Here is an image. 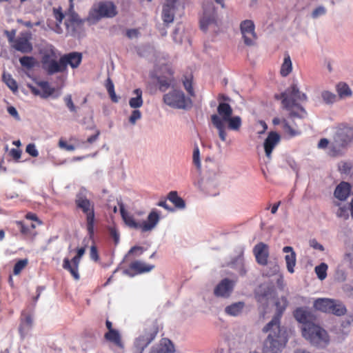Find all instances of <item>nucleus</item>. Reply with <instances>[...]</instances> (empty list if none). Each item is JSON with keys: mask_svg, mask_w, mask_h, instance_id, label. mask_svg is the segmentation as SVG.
<instances>
[{"mask_svg": "<svg viewBox=\"0 0 353 353\" xmlns=\"http://www.w3.org/2000/svg\"><path fill=\"white\" fill-rule=\"evenodd\" d=\"M275 97L277 99L282 100L283 108L289 112L290 119H304L306 117L307 114L306 110L298 102L307 101V97L299 90L296 84H292L284 92L279 96L276 95Z\"/></svg>", "mask_w": 353, "mask_h": 353, "instance_id": "1", "label": "nucleus"}, {"mask_svg": "<svg viewBox=\"0 0 353 353\" xmlns=\"http://www.w3.org/2000/svg\"><path fill=\"white\" fill-rule=\"evenodd\" d=\"M119 207L121 215L125 223L130 228L134 229H140L143 232L151 231L155 228L159 221V214L155 210H152L149 213L147 221H144L142 223H139L135 221L132 216L128 214L122 203L120 204Z\"/></svg>", "mask_w": 353, "mask_h": 353, "instance_id": "2", "label": "nucleus"}, {"mask_svg": "<svg viewBox=\"0 0 353 353\" xmlns=\"http://www.w3.org/2000/svg\"><path fill=\"white\" fill-rule=\"evenodd\" d=\"M288 305V301L285 296H281L275 303L276 312L272 319L263 328V332L272 334L280 339H285L281 330V319Z\"/></svg>", "mask_w": 353, "mask_h": 353, "instance_id": "3", "label": "nucleus"}, {"mask_svg": "<svg viewBox=\"0 0 353 353\" xmlns=\"http://www.w3.org/2000/svg\"><path fill=\"white\" fill-rule=\"evenodd\" d=\"M302 334L312 345L316 347H323L329 342V336L327 332L313 323H306L303 326Z\"/></svg>", "mask_w": 353, "mask_h": 353, "instance_id": "4", "label": "nucleus"}, {"mask_svg": "<svg viewBox=\"0 0 353 353\" xmlns=\"http://www.w3.org/2000/svg\"><path fill=\"white\" fill-rule=\"evenodd\" d=\"M352 141H353V125L345 123H339L336 127V131L334 136V142L336 145H333L331 150L332 156H337L340 154L339 150L336 148H346Z\"/></svg>", "mask_w": 353, "mask_h": 353, "instance_id": "5", "label": "nucleus"}, {"mask_svg": "<svg viewBox=\"0 0 353 353\" xmlns=\"http://www.w3.org/2000/svg\"><path fill=\"white\" fill-rule=\"evenodd\" d=\"M77 207L85 215L86 228L90 239L94 237L95 213L94 203L85 196L77 195L75 199Z\"/></svg>", "mask_w": 353, "mask_h": 353, "instance_id": "6", "label": "nucleus"}, {"mask_svg": "<svg viewBox=\"0 0 353 353\" xmlns=\"http://www.w3.org/2000/svg\"><path fill=\"white\" fill-rule=\"evenodd\" d=\"M117 6L112 1H101L97 7H93L89 12L87 21L95 23L102 18H112L117 14Z\"/></svg>", "mask_w": 353, "mask_h": 353, "instance_id": "7", "label": "nucleus"}, {"mask_svg": "<svg viewBox=\"0 0 353 353\" xmlns=\"http://www.w3.org/2000/svg\"><path fill=\"white\" fill-rule=\"evenodd\" d=\"M217 112L221 118L216 114L211 116V121L214 126L218 130L219 136L222 141L226 140L227 133L224 121L230 119L232 114V108L227 103H220L217 107Z\"/></svg>", "mask_w": 353, "mask_h": 353, "instance_id": "8", "label": "nucleus"}, {"mask_svg": "<svg viewBox=\"0 0 353 353\" xmlns=\"http://www.w3.org/2000/svg\"><path fill=\"white\" fill-rule=\"evenodd\" d=\"M41 55V63L42 68L48 75H52L59 70L57 61V50L52 45H47L40 50Z\"/></svg>", "mask_w": 353, "mask_h": 353, "instance_id": "9", "label": "nucleus"}, {"mask_svg": "<svg viewBox=\"0 0 353 353\" xmlns=\"http://www.w3.org/2000/svg\"><path fill=\"white\" fill-rule=\"evenodd\" d=\"M314 307L322 312L342 316L345 314L346 308L340 301L327 299L319 298L314 302Z\"/></svg>", "mask_w": 353, "mask_h": 353, "instance_id": "10", "label": "nucleus"}, {"mask_svg": "<svg viewBox=\"0 0 353 353\" xmlns=\"http://www.w3.org/2000/svg\"><path fill=\"white\" fill-rule=\"evenodd\" d=\"M163 102L175 109H187L192 106V100L186 97L181 90L173 89L163 95Z\"/></svg>", "mask_w": 353, "mask_h": 353, "instance_id": "11", "label": "nucleus"}, {"mask_svg": "<svg viewBox=\"0 0 353 353\" xmlns=\"http://www.w3.org/2000/svg\"><path fill=\"white\" fill-rule=\"evenodd\" d=\"M82 61V54L77 52H72L65 54L61 56L58 61L59 70L57 73L64 72L67 70L68 65L72 68H77L79 66Z\"/></svg>", "mask_w": 353, "mask_h": 353, "instance_id": "12", "label": "nucleus"}, {"mask_svg": "<svg viewBox=\"0 0 353 353\" xmlns=\"http://www.w3.org/2000/svg\"><path fill=\"white\" fill-rule=\"evenodd\" d=\"M240 29L245 44L248 46L255 45L257 35L254 22L252 20H245L241 23Z\"/></svg>", "mask_w": 353, "mask_h": 353, "instance_id": "13", "label": "nucleus"}, {"mask_svg": "<svg viewBox=\"0 0 353 353\" xmlns=\"http://www.w3.org/2000/svg\"><path fill=\"white\" fill-rule=\"evenodd\" d=\"M37 84L40 88V90L32 85H28V88L34 95L39 96L42 99H47L50 97L57 98L59 96V94H54L56 89L52 87L48 81H37Z\"/></svg>", "mask_w": 353, "mask_h": 353, "instance_id": "14", "label": "nucleus"}, {"mask_svg": "<svg viewBox=\"0 0 353 353\" xmlns=\"http://www.w3.org/2000/svg\"><path fill=\"white\" fill-rule=\"evenodd\" d=\"M158 327L150 325L145 328L143 334L140 335L134 341L135 347L145 349L156 337Z\"/></svg>", "mask_w": 353, "mask_h": 353, "instance_id": "15", "label": "nucleus"}, {"mask_svg": "<svg viewBox=\"0 0 353 353\" xmlns=\"http://www.w3.org/2000/svg\"><path fill=\"white\" fill-rule=\"evenodd\" d=\"M158 327L150 325L145 328L143 334L140 335L134 341L135 347L145 349L156 337Z\"/></svg>", "mask_w": 353, "mask_h": 353, "instance_id": "16", "label": "nucleus"}, {"mask_svg": "<svg viewBox=\"0 0 353 353\" xmlns=\"http://www.w3.org/2000/svg\"><path fill=\"white\" fill-rule=\"evenodd\" d=\"M30 36L28 33H21L16 38L12 48L22 53H30L32 50V45L30 41Z\"/></svg>", "mask_w": 353, "mask_h": 353, "instance_id": "17", "label": "nucleus"}, {"mask_svg": "<svg viewBox=\"0 0 353 353\" xmlns=\"http://www.w3.org/2000/svg\"><path fill=\"white\" fill-rule=\"evenodd\" d=\"M235 282L229 279H224L216 286L214 294L216 296L228 298L234 288Z\"/></svg>", "mask_w": 353, "mask_h": 353, "instance_id": "18", "label": "nucleus"}, {"mask_svg": "<svg viewBox=\"0 0 353 353\" xmlns=\"http://www.w3.org/2000/svg\"><path fill=\"white\" fill-rule=\"evenodd\" d=\"M81 259V257H78V256L75 255L71 260L68 258H65L63 261V268L68 270L76 281L80 279L79 266Z\"/></svg>", "mask_w": 353, "mask_h": 353, "instance_id": "19", "label": "nucleus"}, {"mask_svg": "<svg viewBox=\"0 0 353 353\" xmlns=\"http://www.w3.org/2000/svg\"><path fill=\"white\" fill-rule=\"evenodd\" d=\"M211 26H216L215 17V10L213 7L210 8L209 11L203 7V14L200 20V27L203 31H206Z\"/></svg>", "mask_w": 353, "mask_h": 353, "instance_id": "20", "label": "nucleus"}, {"mask_svg": "<svg viewBox=\"0 0 353 353\" xmlns=\"http://www.w3.org/2000/svg\"><path fill=\"white\" fill-rule=\"evenodd\" d=\"M177 1L166 0V3L163 6L161 17L164 23L169 24L173 22Z\"/></svg>", "mask_w": 353, "mask_h": 353, "instance_id": "21", "label": "nucleus"}, {"mask_svg": "<svg viewBox=\"0 0 353 353\" xmlns=\"http://www.w3.org/2000/svg\"><path fill=\"white\" fill-rule=\"evenodd\" d=\"M253 252L256 258V262L261 265H265L268 263L269 257L268 246L264 243H259L253 249Z\"/></svg>", "mask_w": 353, "mask_h": 353, "instance_id": "22", "label": "nucleus"}, {"mask_svg": "<svg viewBox=\"0 0 353 353\" xmlns=\"http://www.w3.org/2000/svg\"><path fill=\"white\" fill-rule=\"evenodd\" d=\"M352 186L350 183L341 181L336 185L334 191V196L341 201H345L350 196Z\"/></svg>", "mask_w": 353, "mask_h": 353, "instance_id": "23", "label": "nucleus"}, {"mask_svg": "<svg viewBox=\"0 0 353 353\" xmlns=\"http://www.w3.org/2000/svg\"><path fill=\"white\" fill-rule=\"evenodd\" d=\"M32 323L33 320L32 316L30 314L22 312L19 326V332L22 339H23L31 330Z\"/></svg>", "mask_w": 353, "mask_h": 353, "instance_id": "24", "label": "nucleus"}, {"mask_svg": "<svg viewBox=\"0 0 353 353\" xmlns=\"http://www.w3.org/2000/svg\"><path fill=\"white\" fill-rule=\"evenodd\" d=\"M281 140L280 135L276 132H270L264 141V149L267 157L270 158L272 150Z\"/></svg>", "mask_w": 353, "mask_h": 353, "instance_id": "25", "label": "nucleus"}, {"mask_svg": "<svg viewBox=\"0 0 353 353\" xmlns=\"http://www.w3.org/2000/svg\"><path fill=\"white\" fill-rule=\"evenodd\" d=\"M283 252L285 253H289L285 255V260L287 265V269L290 273L294 272V268L296 265V254L293 251V249L290 246H285L283 248Z\"/></svg>", "mask_w": 353, "mask_h": 353, "instance_id": "26", "label": "nucleus"}, {"mask_svg": "<svg viewBox=\"0 0 353 353\" xmlns=\"http://www.w3.org/2000/svg\"><path fill=\"white\" fill-rule=\"evenodd\" d=\"M274 291V287L267 285H261L256 292V299L258 302L268 301Z\"/></svg>", "mask_w": 353, "mask_h": 353, "instance_id": "27", "label": "nucleus"}, {"mask_svg": "<svg viewBox=\"0 0 353 353\" xmlns=\"http://www.w3.org/2000/svg\"><path fill=\"white\" fill-rule=\"evenodd\" d=\"M104 338L108 341L112 343H114L116 346L123 348V344L121 340V336L119 332L117 330H110V332H107Z\"/></svg>", "mask_w": 353, "mask_h": 353, "instance_id": "28", "label": "nucleus"}, {"mask_svg": "<svg viewBox=\"0 0 353 353\" xmlns=\"http://www.w3.org/2000/svg\"><path fill=\"white\" fill-rule=\"evenodd\" d=\"M129 268L136 274L148 272L154 268V265H147L139 261H135L130 264Z\"/></svg>", "mask_w": 353, "mask_h": 353, "instance_id": "29", "label": "nucleus"}, {"mask_svg": "<svg viewBox=\"0 0 353 353\" xmlns=\"http://www.w3.org/2000/svg\"><path fill=\"white\" fill-rule=\"evenodd\" d=\"M157 83L159 90L163 92H165L174 83L172 72L170 73L169 77H158Z\"/></svg>", "mask_w": 353, "mask_h": 353, "instance_id": "30", "label": "nucleus"}, {"mask_svg": "<svg viewBox=\"0 0 353 353\" xmlns=\"http://www.w3.org/2000/svg\"><path fill=\"white\" fill-rule=\"evenodd\" d=\"M245 307V303L243 301L232 303L225 308V312L227 314L230 316L239 315Z\"/></svg>", "mask_w": 353, "mask_h": 353, "instance_id": "31", "label": "nucleus"}, {"mask_svg": "<svg viewBox=\"0 0 353 353\" xmlns=\"http://www.w3.org/2000/svg\"><path fill=\"white\" fill-rule=\"evenodd\" d=\"M161 353H174V346L172 342L166 338L162 339L160 341V343L157 347Z\"/></svg>", "mask_w": 353, "mask_h": 353, "instance_id": "32", "label": "nucleus"}, {"mask_svg": "<svg viewBox=\"0 0 353 353\" xmlns=\"http://www.w3.org/2000/svg\"><path fill=\"white\" fill-rule=\"evenodd\" d=\"M294 316L297 321L303 324V326L306 323H310L308 321L309 313L307 310L303 307H298L294 312Z\"/></svg>", "mask_w": 353, "mask_h": 353, "instance_id": "33", "label": "nucleus"}, {"mask_svg": "<svg viewBox=\"0 0 353 353\" xmlns=\"http://www.w3.org/2000/svg\"><path fill=\"white\" fill-rule=\"evenodd\" d=\"M168 199L176 208L183 209L185 206L184 200L181 197L179 196L176 191L170 192L168 195Z\"/></svg>", "mask_w": 353, "mask_h": 353, "instance_id": "34", "label": "nucleus"}, {"mask_svg": "<svg viewBox=\"0 0 353 353\" xmlns=\"http://www.w3.org/2000/svg\"><path fill=\"white\" fill-rule=\"evenodd\" d=\"M135 97H132L129 101V105L132 108H140L143 105L142 90L139 88L134 90Z\"/></svg>", "mask_w": 353, "mask_h": 353, "instance_id": "35", "label": "nucleus"}, {"mask_svg": "<svg viewBox=\"0 0 353 353\" xmlns=\"http://www.w3.org/2000/svg\"><path fill=\"white\" fill-rule=\"evenodd\" d=\"M292 70V63L289 54H285L281 67L280 73L282 77H287Z\"/></svg>", "mask_w": 353, "mask_h": 353, "instance_id": "36", "label": "nucleus"}, {"mask_svg": "<svg viewBox=\"0 0 353 353\" xmlns=\"http://www.w3.org/2000/svg\"><path fill=\"white\" fill-rule=\"evenodd\" d=\"M336 91L340 97H350L352 94L349 85L343 82H341L336 85Z\"/></svg>", "mask_w": 353, "mask_h": 353, "instance_id": "37", "label": "nucleus"}, {"mask_svg": "<svg viewBox=\"0 0 353 353\" xmlns=\"http://www.w3.org/2000/svg\"><path fill=\"white\" fill-rule=\"evenodd\" d=\"M228 123V128L232 130H239L241 125V119L239 116L230 117V119H225L224 122Z\"/></svg>", "mask_w": 353, "mask_h": 353, "instance_id": "38", "label": "nucleus"}, {"mask_svg": "<svg viewBox=\"0 0 353 353\" xmlns=\"http://www.w3.org/2000/svg\"><path fill=\"white\" fill-rule=\"evenodd\" d=\"M21 65L28 69L34 68L37 63V61L33 57L24 56L19 59Z\"/></svg>", "mask_w": 353, "mask_h": 353, "instance_id": "39", "label": "nucleus"}, {"mask_svg": "<svg viewBox=\"0 0 353 353\" xmlns=\"http://www.w3.org/2000/svg\"><path fill=\"white\" fill-rule=\"evenodd\" d=\"M105 88L110 95L111 100L114 103L118 102V97H117L116 93L114 92V85L110 78H108V79L106 80Z\"/></svg>", "mask_w": 353, "mask_h": 353, "instance_id": "40", "label": "nucleus"}, {"mask_svg": "<svg viewBox=\"0 0 353 353\" xmlns=\"http://www.w3.org/2000/svg\"><path fill=\"white\" fill-rule=\"evenodd\" d=\"M183 84L188 94L191 97H194L195 94L192 86V76L185 77L183 80Z\"/></svg>", "mask_w": 353, "mask_h": 353, "instance_id": "41", "label": "nucleus"}, {"mask_svg": "<svg viewBox=\"0 0 353 353\" xmlns=\"http://www.w3.org/2000/svg\"><path fill=\"white\" fill-rule=\"evenodd\" d=\"M327 268V265L325 263H322L315 268V272L320 280H323L326 278Z\"/></svg>", "mask_w": 353, "mask_h": 353, "instance_id": "42", "label": "nucleus"}, {"mask_svg": "<svg viewBox=\"0 0 353 353\" xmlns=\"http://www.w3.org/2000/svg\"><path fill=\"white\" fill-rule=\"evenodd\" d=\"M3 79L6 84L11 90L15 92L18 90L17 83L10 74H3Z\"/></svg>", "mask_w": 353, "mask_h": 353, "instance_id": "43", "label": "nucleus"}, {"mask_svg": "<svg viewBox=\"0 0 353 353\" xmlns=\"http://www.w3.org/2000/svg\"><path fill=\"white\" fill-rule=\"evenodd\" d=\"M28 259H21L18 261L13 268V274L14 275H18L21 273V272L28 265Z\"/></svg>", "mask_w": 353, "mask_h": 353, "instance_id": "44", "label": "nucleus"}, {"mask_svg": "<svg viewBox=\"0 0 353 353\" xmlns=\"http://www.w3.org/2000/svg\"><path fill=\"white\" fill-rule=\"evenodd\" d=\"M336 205L339 206V209L336 213V216L339 218L343 219L344 220H347L350 216V208H348L346 205H341L340 203H337Z\"/></svg>", "mask_w": 353, "mask_h": 353, "instance_id": "45", "label": "nucleus"}, {"mask_svg": "<svg viewBox=\"0 0 353 353\" xmlns=\"http://www.w3.org/2000/svg\"><path fill=\"white\" fill-rule=\"evenodd\" d=\"M321 97L323 101L327 104L333 103L336 99V95L335 94L327 90L321 92Z\"/></svg>", "mask_w": 353, "mask_h": 353, "instance_id": "46", "label": "nucleus"}, {"mask_svg": "<svg viewBox=\"0 0 353 353\" xmlns=\"http://www.w3.org/2000/svg\"><path fill=\"white\" fill-rule=\"evenodd\" d=\"M283 129L285 132L290 135V137H293L298 136L301 134V131L297 129L292 128L290 125L286 121V120H283Z\"/></svg>", "mask_w": 353, "mask_h": 353, "instance_id": "47", "label": "nucleus"}, {"mask_svg": "<svg viewBox=\"0 0 353 353\" xmlns=\"http://www.w3.org/2000/svg\"><path fill=\"white\" fill-rule=\"evenodd\" d=\"M352 165L348 162H341L339 164V171L341 174H348L351 172Z\"/></svg>", "mask_w": 353, "mask_h": 353, "instance_id": "48", "label": "nucleus"}, {"mask_svg": "<svg viewBox=\"0 0 353 353\" xmlns=\"http://www.w3.org/2000/svg\"><path fill=\"white\" fill-rule=\"evenodd\" d=\"M200 153L198 147H196L193 151V163L198 170L201 169Z\"/></svg>", "mask_w": 353, "mask_h": 353, "instance_id": "49", "label": "nucleus"}, {"mask_svg": "<svg viewBox=\"0 0 353 353\" xmlns=\"http://www.w3.org/2000/svg\"><path fill=\"white\" fill-rule=\"evenodd\" d=\"M18 228H19V230L20 231V232L25 235V236H28L30 234V228L29 227L26 226L23 221H17L16 222Z\"/></svg>", "mask_w": 353, "mask_h": 353, "instance_id": "50", "label": "nucleus"}, {"mask_svg": "<svg viewBox=\"0 0 353 353\" xmlns=\"http://www.w3.org/2000/svg\"><path fill=\"white\" fill-rule=\"evenodd\" d=\"M64 101L65 103L66 106L71 112H74L77 111L76 107L73 103L72 96L70 94H68L65 97Z\"/></svg>", "mask_w": 353, "mask_h": 353, "instance_id": "51", "label": "nucleus"}, {"mask_svg": "<svg viewBox=\"0 0 353 353\" xmlns=\"http://www.w3.org/2000/svg\"><path fill=\"white\" fill-rule=\"evenodd\" d=\"M26 151L32 157H37L39 155V152L37 150L35 145L30 143L26 146Z\"/></svg>", "mask_w": 353, "mask_h": 353, "instance_id": "52", "label": "nucleus"}, {"mask_svg": "<svg viewBox=\"0 0 353 353\" xmlns=\"http://www.w3.org/2000/svg\"><path fill=\"white\" fill-rule=\"evenodd\" d=\"M325 13L326 9L323 6H319L313 10L312 17L316 19L321 15H324Z\"/></svg>", "mask_w": 353, "mask_h": 353, "instance_id": "53", "label": "nucleus"}, {"mask_svg": "<svg viewBox=\"0 0 353 353\" xmlns=\"http://www.w3.org/2000/svg\"><path fill=\"white\" fill-rule=\"evenodd\" d=\"M54 17L58 23H61L64 18V14L62 12L61 8H53Z\"/></svg>", "mask_w": 353, "mask_h": 353, "instance_id": "54", "label": "nucleus"}, {"mask_svg": "<svg viewBox=\"0 0 353 353\" xmlns=\"http://www.w3.org/2000/svg\"><path fill=\"white\" fill-rule=\"evenodd\" d=\"M90 257L92 260L97 262L99 260V255L98 253V250L96 245H93L90 248Z\"/></svg>", "mask_w": 353, "mask_h": 353, "instance_id": "55", "label": "nucleus"}, {"mask_svg": "<svg viewBox=\"0 0 353 353\" xmlns=\"http://www.w3.org/2000/svg\"><path fill=\"white\" fill-rule=\"evenodd\" d=\"M141 117V113L139 110H134L132 111V114L129 118V121L132 124H134L137 120Z\"/></svg>", "mask_w": 353, "mask_h": 353, "instance_id": "56", "label": "nucleus"}, {"mask_svg": "<svg viewBox=\"0 0 353 353\" xmlns=\"http://www.w3.org/2000/svg\"><path fill=\"white\" fill-rule=\"evenodd\" d=\"M4 34L7 37L9 43H12V45L14 44V41L16 39V38H15L16 30H12L10 31L6 30L4 32Z\"/></svg>", "mask_w": 353, "mask_h": 353, "instance_id": "57", "label": "nucleus"}, {"mask_svg": "<svg viewBox=\"0 0 353 353\" xmlns=\"http://www.w3.org/2000/svg\"><path fill=\"white\" fill-rule=\"evenodd\" d=\"M310 245L314 249L319 250L320 251L324 250L323 246L321 244H320L319 243H318V241L314 239L310 241Z\"/></svg>", "mask_w": 353, "mask_h": 353, "instance_id": "58", "label": "nucleus"}, {"mask_svg": "<svg viewBox=\"0 0 353 353\" xmlns=\"http://www.w3.org/2000/svg\"><path fill=\"white\" fill-rule=\"evenodd\" d=\"M59 145L61 148H63L68 151H72L75 149V148L73 145H68L66 142H65L63 141H60L59 142Z\"/></svg>", "mask_w": 353, "mask_h": 353, "instance_id": "59", "label": "nucleus"}, {"mask_svg": "<svg viewBox=\"0 0 353 353\" xmlns=\"http://www.w3.org/2000/svg\"><path fill=\"white\" fill-rule=\"evenodd\" d=\"M110 234L113 238L114 243L117 244L119 240V234L117 232V230L114 228H111L110 230Z\"/></svg>", "mask_w": 353, "mask_h": 353, "instance_id": "60", "label": "nucleus"}, {"mask_svg": "<svg viewBox=\"0 0 353 353\" xmlns=\"http://www.w3.org/2000/svg\"><path fill=\"white\" fill-rule=\"evenodd\" d=\"M139 31L137 29H129L126 31V36L130 39L137 37Z\"/></svg>", "mask_w": 353, "mask_h": 353, "instance_id": "61", "label": "nucleus"}, {"mask_svg": "<svg viewBox=\"0 0 353 353\" xmlns=\"http://www.w3.org/2000/svg\"><path fill=\"white\" fill-rule=\"evenodd\" d=\"M10 154L13 159L19 160L21 158V152L18 149L13 148L11 150Z\"/></svg>", "mask_w": 353, "mask_h": 353, "instance_id": "62", "label": "nucleus"}, {"mask_svg": "<svg viewBox=\"0 0 353 353\" xmlns=\"http://www.w3.org/2000/svg\"><path fill=\"white\" fill-rule=\"evenodd\" d=\"M8 112L14 118L19 119V114L16 108L13 106H9L7 109Z\"/></svg>", "mask_w": 353, "mask_h": 353, "instance_id": "63", "label": "nucleus"}, {"mask_svg": "<svg viewBox=\"0 0 353 353\" xmlns=\"http://www.w3.org/2000/svg\"><path fill=\"white\" fill-rule=\"evenodd\" d=\"M26 218L29 220L37 221L39 224H41V221L39 220L37 216L34 214L29 212L26 215Z\"/></svg>", "mask_w": 353, "mask_h": 353, "instance_id": "64", "label": "nucleus"}]
</instances>
